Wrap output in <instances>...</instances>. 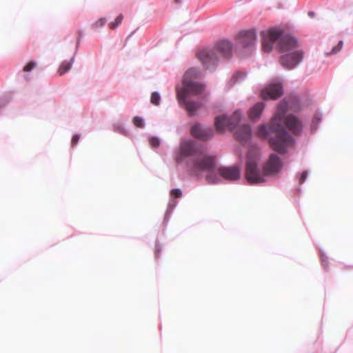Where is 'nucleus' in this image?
I'll list each match as a JSON object with an SVG mask.
<instances>
[{
  "instance_id": "nucleus-1",
  "label": "nucleus",
  "mask_w": 353,
  "mask_h": 353,
  "mask_svg": "<svg viewBox=\"0 0 353 353\" xmlns=\"http://www.w3.org/2000/svg\"><path fill=\"white\" fill-rule=\"evenodd\" d=\"M289 106L286 100L282 101L278 105L276 112L271 119L269 127L261 125L256 132L258 137L268 139L272 149L281 154L286 153L288 148L294 143L293 138L285 127L294 134H299L302 130V123L297 117L292 114L285 116Z\"/></svg>"
},
{
  "instance_id": "nucleus-2",
  "label": "nucleus",
  "mask_w": 353,
  "mask_h": 353,
  "mask_svg": "<svg viewBox=\"0 0 353 353\" xmlns=\"http://www.w3.org/2000/svg\"><path fill=\"white\" fill-rule=\"evenodd\" d=\"M187 157L190 158L187 162L188 168L193 174L209 171L210 173L206 176L208 182L216 183L219 181L218 178L212 174L215 168V157L205 154L196 146L194 141L188 140L181 143L179 152L176 155V161L177 163H181Z\"/></svg>"
},
{
  "instance_id": "nucleus-3",
  "label": "nucleus",
  "mask_w": 353,
  "mask_h": 353,
  "mask_svg": "<svg viewBox=\"0 0 353 353\" xmlns=\"http://www.w3.org/2000/svg\"><path fill=\"white\" fill-rule=\"evenodd\" d=\"M198 72L196 69L191 68L184 74L183 84V88L177 90L176 97L180 104H183L190 115H193L199 108L200 104L198 102L188 101L187 97L188 94L197 95L204 91V85L191 80L192 78L196 77Z\"/></svg>"
},
{
  "instance_id": "nucleus-4",
  "label": "nucleus",
  "mask_w": 353,
  "mask_h": 353,
  "mask_svg": "<svg viewBox=\"0 0 353 353\" xmlns=\"http://www.w3.org/2000/svg\"><path fill=\"white\" fill-rule=\"evenodd\" d=\"M262 48L263 50L270 52L273 46V43L279 40L277 48L280 52L287 53L299 47L296 39L290 34L283 35V31L279 28H272L266 32H263Z\"/></svg>"
},
{
  "instance_id": "nucleus-5",
  "label": "nucleus",
  "mask_w": 353,
  "mask_h": 353,
  "mask_svg": "<svg viewBox=\"0 0 353 353\" xmlns=\"http://www.w3.org/2000/svg\"><path fill=\"white\" fill-rule=\"evenodd\" d=\"M232 46L228 40L219 41L212 48L200 50L196 56L207 69L214 66L221 56L229 58L232 55Z\"/></svg>"
},
{
  "instance_id": "nucleus-6",
  "label": "nucleus",
  "mask_w": 353,
  "mask_h": 353,
  "mask_svg": "<svg viewBox=\"0 0 353 353\" xmlns=\"http://www.w3.org/2000/svg\"><path fill=\"white\" fill-rule=\"evenodd\" d=\"M241 118V112L236 110L232 116L228 117L226 116H219L215 118V128L218 132H223L226 129L233 130L239 123Z\"/></svg>"
},
{
  "instance_id": "nucleus-7",
  "label": "nucleus",
  "mask_w": 353,
  "mask_h": 353,
  "mask_svg": "<svg viewBox=\"0 0 353 353\" xmlns=\"http://www.w3.org/2000/svg\"><path fill=\"white\" fill-rule=\"evenodd\" d=\"M303 57L301 50H294L281 56L279 61L285 68L292 70L302 61Z\"/></svg>"
},
{
  "instance_id": "nucleus-8",
  "label": "nucleus",
  "mask_w": 353,
  "mask_h": 353,
  "mask_svg": "<svg viewBox=\"0 0 353 353\" xmlns=\"http://www.w3.org/2000/svg\"><path fill=\"white\" fill-rule=\"evenodd\" d=\"M283 167L281 159L275 154H271L263 166L264 176H273L279 173Z\"/></svg>"
},
{
  "instance_id": "nucleus-9",
  "label": "nucleus",
  "mask_w": 353,
  "mask_h": 353,
  "mask_svg": "<svg viewBox=\"0 0 353 353\" xmlns=\"http://www.w3.org/2000/svg\"><path fill=\"white\" fill-rule=\"evenodd\" d=\"M245 177L250 183H258L265 181L263 176L257 168L255 161L249 159L246 163Z\"/></svg>"
},
{
  "instance_id": "nucleus-10",
  "label": "nucleus",
  "mask_w": 353,
  "mask_h": 353,
  "mask_svg": "<svg viewBox=\"0 0 353 353\" xmlns=\"http://www.w3.org/2000/svg\"><path fill=\"white\" fill-rule=\"evenodd\" d=\"M245 177L250 183H258L265 181L263 176L257 168L255 161L249 159L246 163Z\"/></svg>"
},
{
  "instance_id": "nucleus-11",
  "label": "nucleus",
  "mask_w": 353,
  "mask_h": 353,
  "mask_svg": "<svg viewBox=\"0 0 353 353\" xmlns=\"http://www.w3.org/2000/svg\"><path fill=\"white\" fill-rule=\"evenodd\" d=\"M256 33L254 30H243L236 36V42L242 47L252 46L256 41Z\"/></svg>"
},
{
  "instance_id": "nucleus-12",
  "label": "nucleus",
  "mask_w": 353,
  "mask_h": 353,
  "mask_svg": "<svg viewBox=\"0 0 353 353\" xmlns=\"http://www.w3.org/2000/svg\"><path fill=\"white\" fill-rule=\"evenodd\" d=\"M217 172L220 176L228 181H235L240 177V170L236 166L220 167Z\"/></svg>"
},
{
  "instance_id": "nucleus-13",
  "label": "nucleus",
  "mask_w": 353,
  "mask_h": 353,
  "mask_svg": "<svg viewBox=\"0 0 353 353\" xmlns=\"http://www.w3.org/2000/svg\"><path fill=\"white\" fill-rule=\"evenodd\" d=\"M282 94L283 88L281 83L271 84L261 92L263 99H276L280 97Z\"/></svg>"
},
{
  "instance_id": "nucleus-14",
  "label": "nucleus",
  "mask_w": 353,
  "mask_h": 353,
  "mask_svg": "<svg viewBox=\"0 0 353 353\" xmlns=\"http://www.w3.org/2000/svg\"><path fill=\"white\" fill-rule=\"evenodd\" d=\"M191 134L196 138L208 140L213 136L214 132L210 128H204L200 124H195L191 128Z\"/></svg>"
},
{
  "instance_id": "nucleus-15",
  "label": "nucleus",
  "mask_w": 353,
  "mask_h": 353,
  "mask_svg": "<svg viewBox=\"0 0 353 353\" xmlns=\"http://www.w3.org/2000/svg\"><path fill=\"white\" fill-rule=\"evenodd\" d=\"M236 139L241 143L248 141L251 138V128L248 125L240 126L236 132Z\"/></svg>"
},
{
  "instance_id": "nucleus-16",
  "label": "nucleus",
  "mask_w": 353,
  "mask_h": 353,
  "mask_svg": "<svg viewBox=\"0 0 353 353\" xmlns=\"http://www.w3.org/2000/svg\"><path fill=\"white\" fill-rule=\"evenodd\" d=\"M265 107L263 102L256 103L249 111V117L251 120H255L259 118Z\"/></svg>"
},
{
  "instance_id": "nucleus-17",
  "label": "nucleus",
  "mask_w": 353,
  "mask_h": 353,
  "mask_svg": "<svg viewBox=\"0 0 353 353\" xmlns=\"http://www.w3.org/2000/svg\"><path fill=\"white\" fill-rule=\"evenodd\" d=\"M73 62H74V57H72L68 61H65L62 62L57 70L58 74L60 76H61V75H63L67 72H68L70 70V68H72Z\"/></svg>"
},
{
  "instance_id": "nucleus-18",
  "label": "nucleus",
  "mask_w": 353,
  "mask_h": 353,
  "mask_svg": "<svg viewBox=\"0 0 353 353\" xmlns=\"http://www.w3.org/2000/svg\"><path fill=\"white\" fill-rule=\"evenodd\" d=\"M123 19V14H120L119 16L117 17L114 21L109 23V28L112 30H114L121 23Z\"/></svg>"
},
{
  "instance_id": "nucleus-19",
  "label": "nucleus",
  "mask_w": 353,
  "mask_h": 353,
  "mask_svg": "<svg viewBox=\"0 0 353 353\" xmlns=\"http://www.w3.org/2000/svg\"><path fill=\"white\" fill-rule=\"evenodd\" d=\"M161 97L157 92H153L150 97V102L154 105H159L160 103Z\"/></svg>"
},
{
  "instance_id": "nucleus-20",
  "label": "nucleus",
  "mask_w": 353,
  "mask_h": 353,
  "mask_svg": "<svg viewBox=\"0 0 353 353\" xmlns=\"http://www.w3.org/2000/svg\"><path fill=\"white\" fill-rule=\"evenodd\" d=\"M133 123L138 128H143L144 126L143 120L139 117H135L133 119Z\"/></svg>"
},
{
  "instance_id": "nucleus-21",
  "label": "nucleus",
  "mask_w": 353,
  "mask_h": 353,
  "mask_svg": "<svg viewBox=\"0 0 353 353\" xmlns=\"http://www.w3.org/2000/svg\"><path fill=\"white\" fill-rule=\"evenodd\" d=\"M37 66V63L34 61H30L23 68L24 72H30Z\"/></svg>"
},
{
  "instance_id": "nucleus-22",
  "label": "nucleus",
  "mask_w": 353,
  "mask_h": 353,
  "mask_svg": "<svg viewBox=\"0 0 353 353\" xmlns=\"http://www.w3.org/2000/svg\"><path fill=\"white\" fill-rule=\"evenodd\" d=\"M343 41H340L339 42L338 45L332 48L331 52L327 53V55H330V54H336L338 52H339L341 50L342 47H343Z\"/></svg>"
},
{
  "instance_id": "nucleus-23",
  "label": "nucleus",
  "mask_w": 353,
  "mask_h": 353,
  "mask_svg": "<svg viewBox=\"0 0 353 353\" xmlns=\"http://www.w3.org/2000/svg\"><path fill=\"white\" fill-rule=\"evenodd\" d=\"M170 196L174 198H180L182 196V192L180 189H172L170 191Z\"/></svg>"
},
{
  "instance_id": "nucleus-24",
  "label": "nucleus",
  "mask_w": 353,
  "mask_h": 353,
  "mask_svg": "<svg viewBox=\"0 0 353 353\" xmlns=\"http://www.w3.org/2000/svg\"><path fill=\"white\" fill-rule=\"evenodd\" d=\"M106 22V19L105 18H101L98 21H97L92 26L95 28L103 27Z\"/></svg>"
},
{
  "instance_id": "nucleus-25",
  "label": "nucleus",
  "mask_w": 353,
  "mask_h": 353,
  "mask_svg": "<svg viewBox=\"0 0 353 353\" xmlns=\"http://www.w3.org/2000/svg\"><path fill=\"white\" fill-rule=\"evenodd\" d=\"M152 148H157L159 145V140L156 137H152L149 140Z\"/></svg>"
},
{
  "instance_id": "nucleus-26",
  "label": "nucleus",
  "mask_w": 353,
  "mask_h": 353,
  "mask_svg": "<svg viewBox=\"0 0 353 353\" xmlns=\"http://www.w3.org/2000/svg\"><path fill=\"white\" fill-rule=\"evenodd\" d=\"M79 135L75 134L72 137V141H71V145L72 147H74L79 142Z\"/></svg>"
},
{
  "instance_id": "nucleus-27",
  "label": "nucleus",
  "mask_w": 353,
  "mask_h": 353,
  "mask_svg": "<svg viewBox=\"0 0 353 353\" xmlns=\"http://www.w3.org/2000/svg\"><path fill=\"white\" fill-rule=\"evenodd\" d=\"M307 176V171L303 172L299 178V183L303 184L305 182Z\"/></svg>"
},
{
  "instance_id": "nucleus-28",
  "label": "nucleus",
  "mask_w": 353,
  "mask_h": 353,
  "mask_svg": "<svg viewBox=\"0 0 353 353\" xmlns=\"http://www.w3.org/2000/svg\"><path fill=\"white\" fill-rule=\"evenodd\" d=\"M245 77V74L243 72H237L234 77L236 78V79L238 81V80H241V79H243V77Z\"/></svg>"
},
{
  "instance_id": "nucleus-29",
  "label": "nucleus",
  "mask_w": 353,
  "mask_h": 353,
  "mask_svg": "<svg viewBox=\"0 0 353 353\" xmlns=\"http://www.w3.org/2000/svg\"><path fill=\"white\" fill-rule=\"evenodd\" d=\"M308 15H309L310 17H313L314 16V12L310 11V12H308Z\"/></svg>"
},
{
  "instance_id": "nucleus-30",
  "label": "nucleus",
  "mask_w": 353,
  "mask_h": 353,
  "mask_svg": "<svg viewBox=\"0 0 353 353\" xmlns=\"http://www.w3.org/2000/svg\"><path fill=\"white\" fill-rule=\"evenodd\" d=\"M322 264H323V266H326L327 265V263H326V261L324 259L322 260Z\"/></svg>"
},
{
  "instance_id": "nucleus-31",
  "label": "nucleus",
  "mask_w": 353,
  "mask_h": 353,
  "mask_svg": "<svg viewBox=\"0 0 353 353\" xmlns=\"http://www.w3.org/2000/svg\"><path fill=\"white\" fill-rule=\"evenodd\" d=\"M160 252V250H159V248H156V250H155V254L156 256H157L158 253Z\"/></svg>"
},
{
  "instance_id": "nucleus-32",
  "label": "nucleus",
  "mask_w": 353,
  "mask_h": 353,
  "mask_svg": "<svg viewBox=\"0 0 353 353\" xmlns=\"http://www.w3.org/2000/svg\"><path fill=\"white\" fill-rule=\"evenodd\" d=\"M174 1L177 3H181V0H174Z\"/></svg>"
}]
</instances>
